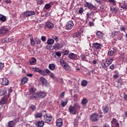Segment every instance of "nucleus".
I'll list each match as a JSON object with an SVG mask.
<instances>
[{"mask_svg": "<svg viewBox=\"0 0 127 127\" xmlns=\"http://www.w3.org/2000/svg\"><path fill=\"white\" fill-rule=\"evenodd\" d=\"M46 97V94L44 91L33 94L30 96V100H36V99H43Z\"/></svg>", "mask_w": 127, "mask_h": 127, "instance_id": "1", "label": "nucleus"}, {"mask_svg": "<svg viewBox=\"0 0 127 127\" xmlns=\"http://www.w3.org/2000/svg\"><path fill=\"white\" fill-rule=\"evenodd\" d=\"M32 69L34 70V72H37L40 74V75H42V76H47V75H49L51 71L48 68L46 69L45 70L43 69H40L38 67H33Z\"/></svg>", "mask_w": 127, "mask_h": 127, "instance_id": "2", "label": "nucleus"}, {"mask_svg": "<svg viewBox=\"0 0 127 127\" xmlns=\"http://www.w3.org/2000/svg\"><path fill=\"white\" fill-rule=\"evenodd\" d=\"M114 58H107L106 59V61L105 62H102L101 65L103 68H106L107 67H109L113 62L114 61Z\"/></svg>", "mask_w": 127, "mask_h": 127, "instance_id": "3", "label": "nucleus"}, {"mask_svg": "<svg viewBox=\"0 0 127 127\" xmlns=\"http://www.w3.org/2000/svg\"><path fill=\"white\" fill-rule=\"evenodd\" d=\"M99 119V113H93L91 114V115L90 116V120L91 122H98V121Z\"/></svg>", "mask_w": 127, "mask_h": 127, "instance_id": "4", "label": "nucleus"}, {"mask_svg": "<svg viewBox=\"0 0 127 127\" xmlns=\"http://www.w3.org/2000/svg\"><path fill=\"white\" fill-rule=\"evenodd\" d=\"M84 5L85 7H87L88 9H93V10H96L97 9V7L94 6L91 3L85 1L84 3Z\"/></svg>", "mask_w": 127, "mask_h": 127, "instance_id": "5", "label": "nucleus"}, {"mask_svg": "<svg viewBox=\"0 0 127 127\" xmlns=\"http://www.w3.org/2000/svg\"><path fill=\"white\" fill-rule=\"evenodd\" d=\"M9 93L7 95L2 97L0 101V106H2L7 104L8 98H9Z\"/></svg>", "mask_w": 127, "mask_h": 127, "instance_id": "6", "label": "nucleus"}, {"mask_svg": "<svg viewBox=\"0 0 127 127\" xmlns=\"http://www.w3.org/2000/svg\"><path fill=\"white\" fill-rule=\"evenodd\" d=\"M35 14L36 13L34 11H27L23 13V16L25 17H29V16L35 15Z\"/></svg>", "mask_w": 127, "mask_h": 127, "instance_id": "7", "label": "nucleus"}, {"mask_svg": "<svg viewBox=\"0 0 127 127\" xmlns=\"http://www.w3.org/2000/svg\"><path fill=\"white\" fill-rule=\"evenodd\" d=\"M7 32H8V28L6 27L5 26H3L0 27V36H1V35L3 34H5L7 33Z\"/></svg>", "mask_w": 127, "mask_h": 127, "instance_id": "8", "label": "nucleus"}, {"mask_svg": "<svg viewBox=\"0 0 127 127\" xmlns=\"http://www.w3.org/2000/svg\"><path fill=\"white\" fill-rule=\"evenodd\" d=\"M68 112L70 114V115H76L77 114V110L75 109L74 106H72L70 105L68 108Z\"/></svg>", "mask_w": 127, "mask_h": 127, "instance_id": "9", "label": "nucleus"}, {"mask_svg": "<svg viewBox=\"0 0 127 127\" xmlns=\"http://www.w3.org/2000/svg\"><path fill=\"white\" fill-rule=\"evenodd\" d=\"M92 46L95 48V49L100 50V49H102L103 45L101 43L96 42L92 44Z\"/></svg>", "mask_w": 127, "mask_h": 127, "instance_id": "10", "label": "nucleus"}, {"mask_svg": "<svg viewBox=\"0 0 127 127\" xmlns=\"http://www.w3.org/2000/svg\"><path fill=\"white\" fill-rule=\"evenodd\" d=\"M68 57L71 60H77V59H79L80 58L78 55H76L73 53H70L68 55Z\"/></svg>", "mask_w": 127, "mask_h": 127, "instance_id": "11", "label": "nucleus"}, {"mask_svg": "<svg viewBox=\"0 0 127 127\" xmlns=\"http://www.w3.org/2000/svg\"><path fill=\"white\" fill-rule=\"evenodd\" d=\"M74 26V23L72 20L69 21L66 26H65V28L66 29L69 30V29H72Z\"/></svg>", "mask_w": 127, "mask_h": 127, "instance_id": "12", "label": "nucleus"}, {"mask_svg": "<svg viewBox=\"0 0 127 127\" xmlns=\"http://www.w3.org/2000/svg\"><path fill=\"white\" fill-rule=\"evenodd\" d=\"M0 83L3 86H7L8 85V80L6 78H0Z\"/></svg>", "mask_w": 127, "mask_h": 127, "instance_id": "13", "label": "nucleus"}, {"mask_svg": "<svg viewBox=\"0 0 127 127\" xmlns=\"http://www.w3.org/2000/svg\"><path fill=\"white\" fill-rule=\"evenodd\" d=\"M44 117L45 118V122L47 124H49L52 121V116L51 115L48 116L47 114H46L44 115Z\"/></svg>", "mask_w": 127, "mask_h": 127, "instance_id": "14", "label": "nucleus"}, {"mask_svg": "<svg viewBox=\"0 0 127 127\" xmlns=\"http://www.w3.org/2000/svg\"><path fill=\"white\" fill-rule=\"evenodd\" d=\"M57 126L61 127L63 126V120L61 118L58 119L56 121Z\"/></svg>", "mask_w": 127, "mask_h": 127, "instance_id": "15", "label": "nucleus"}, {"mask_svg": "<svg viewBox=\"0 0 127 127\" xmlns=\"http://www.w3.org/2000/svg\"><path fill=\"white\" fill-rule=\"evenodd\" d=\"M37 127H43L44 126V122L43 121H38L35 124Z\"/></svg>", "mask_w": 127, "mask_h": 127, "instance_id": "16", "label": "nucleus"}, {"mask_svg": "<svg viewBox=\"0 0 127 127\" xmlns=\"http://www.w3.org/2000/svg\"><path fill=\"white\" fill-rule=\"evenodd\" d=\"M40 81L41 82L42 85H43L44 86H46V85H47V80H46V79H45V78L42 76L40 77Z\"/></svg>", "mask_w": 127, "mask_h": 127, "instance_id": "17", "label": "nucleus"}, {"mask_svg": "<svg viewBox=\"0 0 127 127\" xmlns=\"http://www.w3.org/2000/svg\"><path fill=\"white\" fill-rule=\"evenodd\" d=\"M109 110H110V108L108 105H104L102 107V110L104 114H108V113H109Z\"/></svg>", "mask_w": 127, "mask_h": 127, "instance_id": "18", "label": "nucleus"}, {"mask_svg": "<svg viewBox=\"0 0 127 127\" xmlns=\"http://www.w3.org/2000/svg\"><path fill=\"white\" fill-rule=\"evenodd\" d=\"M46 27L50 29H52L54 27V24L50 21H48L46 23Z\"/></svg>", "mask_w": 127, "mask_h": 127, "instance_id": "19", "label": "nucleus"}, {"mask_svg": "<svg viewBox=\"0 0 127 127\" xmlns=\"http://www.w3.org/2000/svg\"><path fill=\"white\" fill-rule=\"evenodd\" d=\"M54 47H55V49H60L63 47V45L61 43H56L54 45Z\"/></svg>", "mask_w": 127, "mask_h": 127, "instance_id": "20", "label": "nucleus"}, {"mask_svg": "<svg viewBox=\"0 0 127 127\" xmlns=\"http://www.w3.org/2000/svg\"><path fill=\"white\" fill-rule=\"evenodd\" d=\"M119 6L123 9H127V3L126 2L119 3Z\"/></svg>", "mask_w": 127, "mask_h": 127, "instance_id": "21", "label": "nucleus"}, {"mask_svg": "<svg viewBox=\"0 0 127 127\" xmlns=\"http://www.w3.org/2000/svg\"><path fill=\"white\" fill-rule=\"evenodd\" d=\"M15 122L14 121H10L7 124L8 127H14L15 126Z\"/></svg>", "mask_w": 127, "mask_h": 127, "instance_id": "22", "label": "nucleus"}, {"mask_svg": "<svg viewBox=\"0 0 127 127\" xmlns=\"http://www.w3.org/2000/svg\"><path fill=\"white\" fill-rule=\"evenodd\" d=\"M28 81V78H27L26 76H24L21 80V83L22 85H24V84H26V83H27Z\"/></svg>", "mask_w": 127, "mask_h": 127, "instance_id": "23", "label": "nucleus"}, {"mask_svg": "<svg viewBox=\"0 0 127 127\" xmlns=\"http://www.w3.org/2000/svg\"><path fill=\"white\" fill-rule=\"evenodd\" d=\"M73 106L76 111H80L81 110V106L78 103H74Z\"/></svg>", "mask_w": 127, "mask_h": 127, "instance_id": "24", "label": "nucleus"}, {"mask_svg": "<svg viewBox=\"0 0 127 127\" xmlns=\"http://www.w3.org/2000/svg\"><path fill=\"white\" fill-rule=\"evenodd\" d=\"M30 65H35L36 64V59L34 57L31 58V61H29Z\"/></svg>", "mask_w": 127, "mask_h": 127, "instance_id": "25", "label": "nucleus"}, {"mask_svg": "<svg viewBox=\"0 0 127 127\" xmlns=\"http://www.w3.org/2000/svg\"><path fill=\"white\" fill-rule=\"evenodd\" d=\"M7 94V92H6V90L4 89H0V96H7L6 94Z\"/></svg>", "mask_w": 127, "mask_h": 127, "instance_id": "26", "label": "nucleus"}, {"mask_svg": "<svg viewBox=\"0 0 127 127\" xmlns=\"http://www.w3.org/2000/svg\"><path fill=\"white\" fill-rule=\"evenodd\" d=\"M6 21V17L5 16L0 14V21H2V22H4Z\"/></svg>", "mask_w": 127, "mask_h": 127, "instance_id": "27", "label": "nucleus"}, {"mask_svg": "<svg viewBox=\"0 0 127 127\" xmlns=\"http://www.w3.org/2000/svg\"><path fill=\"white\" fill-rule=\"evenodd\" d=\"M93 14V11H89L86 13V20L90 19L91 18V16H92Z\"/></svg>", "mask_w": 127, "mask_h": 127, "instance_id": "28", "label": "nucleus"}, {"mask_svg": "<svg viewBox=\"0 0 127 127\" xmlns=\"http://www.w3.org/2000/svg\"><path fill=\"white\" fill-rule=\"evenodd\" d=\"M34 117L35 119H40L42 118V113L37 112L36 114H35Z\"/></svg>", "mask_w": 127, "mask_h": 127, "instance_id": "29", "label": "nucleus"}, {"mask_svg": "<svg viewBox=\"0 0 127 127\" xmlns=\"http://www.w3.org/2000/svg\"><path fill=\"white\" fill-rule=\"evenodd\" d=\"M96 36L97 38H102L103 37V33L100 31H98L96 33Z\"/></svg>", "mask_w": 127, "mask_h": 127, "instance_id": "30", "label": "nucleus"}, {"mask_svg": "<svg viewBox=\"0 0 127 127\" xmlns=\"http://www.w3.org/2000/svg\"><path fill=\"white\" fill-rule=\"evenodd\" d=\"M51 7H52V5L51 3H47L45 5L44 8H45V9H51Z\"/></svg>", "mask_w": 127, "mask_h": 127, "instance_id": "31", "label": "nucleus"}, {"mask_svg": "<svg viewBox=\"0 0 127 127\" xmlns=\"http://www.w3.org/2000/svg\"><path fill=\"white\" fill-rule=\"evenodd\" d=\"M82 104L83 106H86V105L88 104V100H87V98H83L82 100Z\"/></svg>", "mask_w": 127, "mask_h": 127, "instance_id": "32", "label": "nucleus"}, {"mask_svg": "<svg viewBox=\"0 0 127 127\" xmlns=\"http://www.w3.org/2000/svg\"><path fill=\"white\" fill-rule=\"evenodd\" d=\"M67 104H68V100L66 99L65 102L62 101L61 106L63 108H64V107H65L67 105Z\"/></svg>", "mask_w": 127, "mask_h": 127, "instance_id": "33", "label": "nucleus"}, {"mask_svg": "<svg viewBox=\"0 0 127 127\" xmlns=\"http://www.w3.org/2000/svg\"><path fill=\"white\" fill-rule=\"evenodd\" d=\"M88 85V81L86 80H83L81 81V86L82 87H86Z\"/></svg>", "mask_w": 127, "mask_h": 127, "instance_id": "34", "label": "nucleus"}, {"mask_svg": "<svg viewBox=\"0 0 127 127\" xmlns=\"http://www.w3.org/2000/svg\"><path fill=\"white\" fill-rule=\"evenodd\" d=\"M111 11H112V13L116 14L118 12V8H111L110 9Z\"/></svg>", "mask_w": 127, "mask_h": 127, "instance_id": "35", "label": "nucleus"}, {"mask_svg": "<svg viewBox=\"0 0 127 127\" xmlns=\"http://www.w3.org/2000/svg\"><path fill=\"white\" fill-rule=\"evenodd\" d=\"M49 68L50 70H54L55 69V64H50L49 65Z\"/></svg>", "mask_w": 127, "mask_h": 127, "instance_id": "36", "label": "nucleus"}, {"mask_svg": "<svg viewBox=\"0 0 127 127\" xmlns=\"http://www.w3.org/2000/svg\"><path fill=\"white\" fill-rule=\"evenodd\" d=\"M46 49H48V50H54V49H55V48L54 46H52L51 45H47L46 46Z\"/></svg>", "mask_w": 127, "mask_h": 127, "instance_id": "37", "label": "nucleus"}, {"mask_svg": "<svg viewBox=\"0 0 127 127\" xmlns=\"http://www.w3.org/2000/svg\"><path fill=\"white\" fill-rule=\"evenodd\" d=\"M36 92V89L34 87H32L29 89V92L30 94H34Z\"/></svg>", "mask_w": 127, "mask_h": 127, "instance_id": "38", "label": "nucleus"}, {"mask_svg": "<svg viewBox=\"0 0 127 127\" xmlns=\"http://www.w3.org/2000/svg\"><path fill=\"white\" fill-rule=\"evenodd\" d=\"M60 63H61V66H62L63 67H65V66L67 65V64L66 63V62L63 60H61Z\"/></svg>", "mask_w": 127, "mask_h": 127, "instance_id": "39", "label": "nucleus"}, {"mask_svg": "<svg viewBox=\"0 0 127 127\" xmlns=\"http://www.w3.org/2000/svg\"><path fill=\"white\" fill-rule=\"evenodd\" d=\"M53 43H54V39H50L48 40L47 44L49 45H51L53 44Z\"/></svg>", "mask_w": 127, "mask_h": 127, "instance_id": "40", "label": "nucleus"}, {"mask_svg": "<svg viewBox=\"0 0 127 127\" xmlns=\"http://www.w3.org/2000/svg\"><path fill=\"white\" fill-rule=\"evenodd\" d=\"M80 57L83 61H86V62H88V59L87 58V57H86V56L84 55H81L80 56Z\"/></svg>", "mask_w": 127, "mask_h": 127, "instance_id": "41", "label": "nucleus"}, {"mask_svg": "<svg viewBox=\"0 0 127 127\" xmlns=\"http://www.w3.org/2000/svg\"><path fill=\"white\" fill-rule=\"evenodd\" d=\"M30 39L31 46H35V41L33 40V38L32 37L31 38H30Z\"/></svg>", "mask_w": 127, "mask_h": 127, "instance_id": "42", "label": "nucleus"}, {"mask_svg": "<svg viewBox=\"0 0 127 127\" xmlns=\"http://www.w3.org/2000/svg\"><path fill=\"white\" fill-rule=\"evenodd\" d=\"M35 40L37 45H38V44H41V40H40V39L37 38V37H36L35 39Z\"/></svg>", "mask_w": 127, "mask_h": 127, "instance_id": "43", "label": "nucleus"}, {"mask_svg": "<svg viewBox=\"0 0 127 127\" xmlns=\"http://www.w3.org/2000/svg\"><path fill=\"white\" fill-rule=\"evenodd\" d=\"M30 109H31L33 112H35L36 111V106L34 105H31L29 106Z\"/></svg>", "mask_w": 127, "mask_h": 127, "instance_id": "44", "label": "nucleus"}, {"mask_svg": "<svg viewBox=\"0 0 127 127\" xmlns=\"http://www.w3.org/2000/svg\"><path fill=\"white\" fill-rule=\"evenodd\" d=\"M64 68L66 70V71H70V70H71V67H70L68 64L65 65Z\"/></svg>", "mask_w": 127, "mask_h": 127, "instance_id": "45", "label": "nucleus"}, {"mask_svg": "<svg viewBox=\"0 0 127 127\" xmlns=\"http://www.w3.org/2000/svg\"><path fill=\"white\" fill-rule=\"evenodd\" d=\"M69 53H70V51L67 50H65L64 51V52H63V55H69Z\"/></svg>", "mask_w": 127, "mask_h": 127, "instance_id": "46", "label": "nucleus"}, {"mask_svg": "<svg viewBox=\"0 0 127 127\" xmlns=\"http://www.w3.org/2000/svg\"><path fill=\"white\" fill-rule=\"evenodd\" d=\"M82 33L80 32H77L75 33V37H80Z\"/></svg>", "mask_w": 127, "mask_h": 127, "instance_id": "47", "label": "nucleus"}, {"mask_svg": "<svg viewBox=\"0 0 127 127\" xmlns=\"http://www.w3.org/2000/svg\"><path fill=\"white\" fill-rule=\"evenodd\" d=\"M114 54H115V52L112 50L110 51L108 53V55H110V56H113V55H114Z\"/></svg>", "mask_w": 127, "mask_h": 127, "instance_id": "48", "label": "nucleus"}, {"mask_svg": "<svg viewBox=\"0 0 127 127\" xmlns=\"http://www.w3.org/2000/svg\"><path fill=\"white\" fill-rule=\"evenodd\" d=\"M44 3V1L43 0H39L37 2V4H39L40 5H41V4H43Z\"/></svg>", "mask_w": 127, "mask_h": 127, "instance_id": "49", "label": "nucleus"}, {"mask_svg": "<svg viewBox=\"0 0 127 127\" xmlns=\"http://www.w3.org/2000/svg\"><path fill=\"white\" fill-rule=\"evenodd\" d=\"M4 67V64L0 63V70H2Z\"/></svg>", "mask_w": 127, "mask_h": 127, "instance_id": "50", "label": "nucleus"}, {"mask_svg": "<svg viewBox=\"0 0 127 127\" xmlns=\"http://www.w3.org/2000/svg\"><path fill=\"white\" fill-rule=\"evenodd\" d=\"M41 39L42 41H43V42H45V41H46V37L43 36L41 37Z\"/></svg>", "mask_w": 127, "mask_h": 127, "instance_id": "51", "label": "nucleus"}, {"mask_svg": "<svg viewBox=\"0 0 127 127\" xmlns=\"http://www.w3.org/2000/svg\"><path fill=\"white\" fill-rule=\"evenodd\" d=\"M83 12L84 9L83 8V7H80L78 10L79 13H83Z\"/></svg>", "mask_w": 127, "mask_h": 127, "instance_id": "52", "label": "nucleus"}, {"mask_svg": "<svg viewBox=\"0 0 127 127\" xmlns=\"http://www.w3.org/2000/svg\"><path fill=\"white\" fill-rule=\"evenodd\" d=\"M56 55H57V56H58V57H61V55H62V54H61V53L60 52H57L56 53Z\"/></svg>", "mask_w": 127, "mask_h": 127, "instance_id": "53", "label": "nucleus"}, {"mask_svg": "<svg viewBox=\"0 0 127 127\" xmlns=\"http://www.w3.org/2000/svg\"><path fill=\"white\" fill-rule=\"evenodd\" d=\"M50 77H51V78H52V79H54V78H55V76L54 75L53 73L51 72L50 73Z\"/></svg>", "mask_w": 127, "mask_h": 127, "instance_id": "54", "label": "nucleus"}, {"mask_svg": "<svg viewBox=\"0 0 127 127\" xmlns=\"http://www.w3.org/2000/svg\"><path fill=\"white\" fill-rule=\"evenodd\" d=\"M53 38L57 42L58 41V40H59L58 37H57V36H54Z\"/></svg>", "mask_w": 127, "mask_h": 127, "instance_id": "55", "label": "nucleus"}, {"mask_svg": "<svg viewBox=\"0 0 127 127\" xmlns=\"http://www.w3.org/2000/svg\"><path fill=\"white\" fill-rule=\"evenodd\" d=\"M13 121L15 123V125H16V123H17V122H19V119L15 118L14 119Z\"/></svg>", "mask_w": 127, "mask_h": 127, "instance_id": "56", "label": "nucleus"}, {"mask_svg": "<svg viewBox=\"0 0 127 127\" xmlns=\"http://www.w3.org/2000/svg\"><path fill=\"white\" fill-rule=\"evenodd\" d=\"M64 96H65V92L64 91L61 93V98H63L64 97Z\"/></svg>", "mask_w": 127, "mask_h": 127, "instance_id": "57", "label": "nucleus"}, {"mask_svg": "<svg viewBox=\"0 0 127 127\" xmlns=\"http://www.w3.org/2000/svg\"><path fill=\"white\" fill-rule=\"evenodd\" d=\"M110 68L111 69V70H114V69H115V65H114V64L111 65L110 66Z\"/></svg>", "mask_w": 127, "mask_h": 127, "instance_id": "58", "label": "nucleus"}, {"mask_svg": "<svg viewBox=\"0 0 127 127\" xmlns=\"http://www.w3.org/2000/svg\"><path fill=\"white\" fill-rule=\"evenodd\" d=\"M114 125L116 127H120V124L118 122H117L116 123H114Z\"/></svg>", "mask_w": 127, "mask_h": 127, "instance_id": "59", "label": "nucleus"}, {"mask_svg": "<svg viewBox=\"0 0 127 127\" xmlns=\"http://www.w3.org/2000/svg\"><path fill=\"white\" fill-rule=\"evenodd\" d=\"M112 123H113L114 124H116L117 122V120L115 118H113L112 120Z\"/></svg>", "mask_w": 127, "mask_h": 127, "instance_id": "60", "label": "nucleus"}, {"mask_svg": "<svg viewBox=\"0 0 127 127\" xmlns=\"http://www.w3.org/2000/svg\"><path fill=\"white\" fill-rule=\"evenodd\" d=\"M125 29H126V28L124 26L120 28V30H121V31H125Z\"/></svg>", "mask_w": 127, "mask_h": 127, "instance_id": "61", "label": "nucleus"}, {"mask_svg": "<svg viewBox=\"0 0 127 127\" xmlns=\"http://www.w3.org/2000/svg\"><path fill=\"white\" fill-rule=\"evenodd\" d=\"M26 76H27L28 77H32V76H33V74L32 73L27 74Z\"/></svg>", "mask_w": 127, "mask_h": 127, "instance_id": "62", "label": "nucleus"}, {"mask_svg": "<svg viewBox=\"0 0 127 127\" xmlns=\"http://www.w3.org/2000/svg\"><path fill=\"white\" fill-rule=\"evenodd\" d=\"M124 98L125 99V100H126V101H127V94H125L124 95Z\"/></svg>", "mask_w": 127, "mask_h": 127, "instance_id": "63", "label": "nucleus"}, {"mask_svg": "<svg viewBox=\"0 0 127 127\" xmlns=\"http://www.w3.org/2000/svg\"><path fill=\"white\" fill-rule=\"evenodd\" d=\"M103 127H110V125H109L108 124H104L103 125Z\"/></svg>", "mask_w": 127, "mask_h": 127, "instance_id": "64", "label": "nucleus"}]
</instances>
